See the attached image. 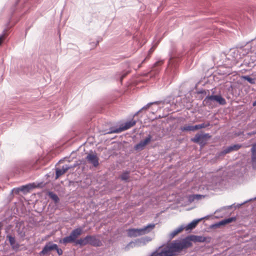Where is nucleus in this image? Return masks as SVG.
I'll return each instance as SVG.
<instances>
[{"label": "nucleus", "instance_id": "c85d7f7f", "mask_svg": "<svg viewBox=\"0 0 256 256\" xmlns=\"http://www.w3.org/2000/svg\"><path fill=\"white\" fill-rule=\"evenodd\" d=\"M157 102H152L148 103L147 104L144 106L141 109H140L136 113L134 116L137 115L139 112H140L142 110H147L148 108H150V106L151 105L156 104H157Z\"/></svg>", "mask_w": 256, "mask_h": 256}, {"label": "nucleus", "instance_id": "49530a36", "mask_svg": "<svg viewBox=\"0 0 256 256\" xmlns=\"http://www.w3.org/2000/svg\"><path fill=\"white\" fill-rule=\"evenodd\" d=\"M99 42H100V40H97V41H96V44H94V46H96V45L99 43Z\"/></svg>", "mask_w": 256, "mask_h": 256}, {"label": "nucleus", "instance_id": "ddd939ff", "mask_svg": "<svg viewBox=\"0 0 256 256\" xmlns=\"http://www.w3.org/2000/svg\"><path fill=\"white\" fill-rule=\"evenodd\" d=\"M6 240L8 241L12 248L16 252L18 251L20 247V244L16 241V238L14 236L10 235L8 234L6 236Z\"/></svg>", "mask_w": 256, "mask_h": 256}, {"label": "nucleus", "instance_id": "412c9836", "mask_svg": "<svg viewBox=\"0 0 256 256\" xmlns=\"http://www.w3.org/2000/svg\"><path fill=\"white\" fill-rule=\"evenodd\" d=\"M252 165L254 170H256V148H252Z\"/></svg>", "mask_w": 256, "mask_h": 256}, {"label": "nucleus", "instance_id": "0eeeda50", "mask_svg": "<svg viewBox=\"0 0 256 256\" xmlns=\"http://www.w3.org/2000/svg\"><path fill=\"white\" fill-rule=\"evenodd\" d=\"M154 140H155L152 139V136L149 134L144 140H141L139 143L134 146V150L138 151L142 150L151 141Z\"/></svg>", "mask_w": 256, "mask_h": 256}, {"label": "nucleus", "instance_id": "473e14b6", "mask_svg": "<svg viewBox=\"0 0 256 256\" xmlns=\"http://www.w3.org/2000/svg\"><path fill=\"white\" fill-rule=\"evenodd\" d=\"M20 187L15 188L12 190L11 194H18L21 192Z\"/></svg>", "mask_w": 256, "mask_h": 256}, {"label": "nucleus", "instance_id": "f3484780", "mask_svg": "<svg viewBox=\"0 0 256 256\" xmlns=\"http://www.w3.org/2000/svg\"><path fill=\"white\" fill-rule=\"evenodd\" d=\"M20 187L21 192L24 194H26L28 192H30V190H31L32 188L36 187L34 186V184H29L26 185L22 186Z\"/></svg>", "mask_w": 256, "mask_h": 256}, {"label": "nucleus", "instance_id": "37998d69", "mask_svg": "<svg viewBox=\"0 0 256 256\" xmlns=\"http://www.w3.org/2000/svg\"><path fill=\"white\" fill-rule=\"evenodd\" d=\"M154 49L153 48H150V49L149 50L150 54L154 51Z\"/></svg>", "mask_w": 256, "mask_h": 256}, {"label": "nucleus", "instance_id": "c9c22d12", "mask_svg": "<svg viewBox=\"0 0 256 256\" xmlns=\"http://www.w3.org/2000/svg\"><path fill=\"white\" fill-rule=\"evenodd\" d=\"M54 250H56V252L59 256H61L62 254V250L61 248H58V246L57 248H54Z\"/></svg>", "mask_w": 256, "mask_h": 256}, {"label": "nucleus", "instance_id": "a19ab883", "mask_svg": "<svg viewBox=\"0 0 256 256\" xmlns=\"http://www.w3.org/2000/svg\"><path fill=\"white\" fill-rule=\"evenodd\" d=\"M4 39V36L2 34L0 35V46L2 43Z\"/></svg>", "mask_w": 256, "mask_h": 256}, {"label": "nucleus", "instance_id": "5701e85b", "mask_svg": "<svg viewBox=\"0 0 256 256\" xmlns=\"http://www.w3.org/2000/svg\"><path fill=\"white\" fill-rule=\"evenodd\" d=\"M156 102H158L156 104H171L172 102V104L174 102V98L171 96H168L166 97L164 100H160V101H156Z\"/></svg>", "mask_w": 256, "mask_h": 256}, {"label": "nucleus", "instance_id": "f8f14e48", "mask_svg": "<svg viewBox=\"0 0 256 256\" xmlns=\"http://www.w3.org/2000/svg\"><path fill=\"white\" fill-rule=\"evenodd\" d=\"M57 248V244H54L52 242H48L46 243L42 250L40 252V256H44L50 252L54 250V248Z\"/></svg>", "mask_w": 256, "mask_h": 256}, {"label": "nucleus", "instance_id": "f704fd0d", "mask_svg": "<svg viewBox=\"0 0 256 256\" xmlns=\"http://www.w3.org/2000/svg\"><path fill=\"white\" fill-rule=\"evenodd\" d=\"M188 200L190 202H194L196 200L195 194L189 195L188 196Z\"/></svg>", "mask_w": 256, "mask_h": 256}, {"label": "nucleus", "instance_id": "f03ea898", "mask_svg": "<svg viewBox=\"0 0 256 256\" xmlns=\"http://www.w3.org/2000/svg\"><path fill=\"white\" fill-rule=\"evenodd\" d=\"M78 245L82 247L89 244L94 247H99L102 246V242L95 235H86L85 237L80 238L78 240Z\"/></svg>", "mask_w": 256, "mask_h": 256}, {"label": "nucleus", "instance_id": "2eb2a0df", "mask_svg": "<svg viewBox=\"0 0 256 256\" xmlns=\"http://www.w3.org/2000/svg\"><path fill=\"white\" fill-rule=\"evenodd\" d=\"M156 224H149L146 226L139 228L141 235H143L148 234L151 232L155 227Z\"/></svg>", "mask_w": 256, "mask_h": 256}, {"label": "nucleus", "instance_id": "ea45409f", "mask_svg": "<svg viewBox=\"0 0 256 256\" xmlns=\"http://www.w3.org/2000/svg\"><path fill=\"white\" fill-rule=\"evenodd\" d=\"M192 128H193V132L199 130L200 129L199 125L196 124L194 126H192Z\"/></svg>", "mask_w": 256, "mask_h": 256}, {"label": "nucleus", "instance_id": "8fccbe9b", "mask_svg": "<svg viewBox=\"0 0 256 256\" xmlns=\"http://www.w3.org/2000/svg\"><path fill=\"white\" fill-rule=\"evenodd\" d=\"M150 255H151V254L149 256H150Z\"/></svg>", "mask_w": 256, "mask_h": 256}, {"label": "nucleus", "instance_id": "de8ad7c7", "mask_svg": "<svg viewBox=\"0 0 256 256\" xmlns=\"http://www.w3.org/2000/svg\"><path fill=\"white\" fill-rule=\"evenodd\" d=\"M146 59V58L144 60L142 61V63L144 62V61H145Z\"/></svg>", "mask_w": 256, "mask_h": 256}, {"label": "nucleus", "instance_id": "a211bd4d", "mask_svg": "<svg viewBox=\"0 0 256 256\" xmlns=\"http://www.w3.org/2000/svg\"><path fill=\"white\" fill-rule=\"evenodd\" d=\"M128 236L130 237H136L141 235L139 228H130L128 231Z\"/></svg>", "mask_w": 256, "mask_h": 256}, {"label": "nucleus", "instance_id": "a878e982", "mask_svg": "<svg viewBox=\"0 0 256 256\" xmlns=\"http://www.w3.org/2000/svg\"><path fill=\"white\" fill-rule=\"evenodd\" d=\"M180 130L182 132H193L192 125L185 124L181 126Z\"/></svg>", "mask_w": 256, "mask_h": 256}, {"label": "nucleus", "instance_id": "09e8293b", "mask_svg": "<svg viewBox=\"0 0 256 256\" xmlns=\"http://www.w3.org/2000/svg\"><path fill=\"white\" fill-rule=\"evenodd\" d=\"M2 227V224L0 222V228Z\"/></svg>", "mask_w": 256, "mask_h": 256}, {"label": "nucleus", "instance_id": "dca6fc26", "mask_svg": "<svg viewBox=\"0 0 256 256\" xmlns=\"http://www.w3.org/2000/svg\"><path fill=\"white\" fill-rule=\"evenodd\" d=\"M204 218H200L195 219V220H193L192 222H191L190 223L188 224L186 226H184V229H186V230H192L196 226L200 220H203Z\"/></svg>", "mask_w": 256, "mask_h": 256}, {"label": "nucleus", "instance_id": "4468645a", "mask_svg": "<svg viewBox=\"0 0 256 256\" xmlns=\"http://www.w3.org/2000/svg\"><path fill=\"white\" fill-rule=\"evenodd\" d=\"M210 99L214 104L215 102L218 103L220 105H224L226 104V100L221 96L218 94L210 95Z\"/></svg>", "mask_w": 256, "mask_h": 256}, {"label": "nucleus", "instance_id": "6e6552de", "mask_svg": "<svg viewBox=\"0 0 256 256\" xmlns=\"http://www.w3.org/2000/svg\"><path fill=\"white\" fill-rule=\"evenodd\" d=\"M86 160L88 164H92L95 168L99 165V158L96 154L92 151L87 154Z\"/></svg>", "mask_w": 256, "mask_h": 256}, {"label": "nucleus", "instance_id": "a18cd8bd", "mask_svg": "<svg viewBox=\"0 0 256 256\" xmlns=\"http://www.w3.org/2000/svg\"><path fill=\"white\" fill-rule=\"evenodd\" d=\"M252 106H256V100L253 102Z\"/></svg>", "mask_w": 256, "mask_h": 256}, {"label": "nucleus", "instance_id": "c03bdc74", "mask_svg": "<svg viewBox=\"0 0 256 256\" xmlns=\"http://www.w3.org/2000/svg\"><path fill=\"white\" fill-rule=\"evenodd\" d=\"M42 185H43V184L42 183H40L38 184L37 186L38 187H40V188H42L44 186H42Z\"/></svg>", "mask_w": 256, "mask_h": 256}, {"label": "nucleus", "instance_id": "9b49d317", "mask_svg": "<svg viewBox=\"0 0 256 256\" xmlns=\"http://www.w3.org/2000/svg\"><path fill=\"white\" fill-rule=\"evenodd\" d=\"M76 166V164L74 165L64 164L62 166V168H56L55 179H58L61 176L66 173L68 170L72 168H74Z\"/></svg>", "mask_w": 256, "mask_h": 256}, {"label": "nucleus", "instance_id": "6ab92c4d", "mask_svg": "<svg viewBox=\"0 0 256 256\" xmlns=\"http://www.w3.org/2000/svg\"><path fill=\"white\" fill-rule=\"evenodd\" d=\"M132 248L133 247H140L144 246L142 240L140 238L135 240L134 241L130 242L128 245Z\"/></svg>", "mask_w": 256, "mask_h": 256}, {"label": "nucleus", "instance_id": "4be33fe9", "mask_svg": "<svg viewBox=\"0 0 256 256\" xmlns=\"http://www.w3.org/2000/svg\"><path fill=\"white\" fill-rule=\"evenodd\" d=\"M184 229V226L181 225L180 226L177 228L175 229L172 232H170V236H169L170 238H172L176 235H177L178 233L180 232Z\"/></svg>", "mask_w": 256, "mask_h": 256}, {"label": "nucleus", "instance_id": "39448f33", "mask_svg": "<svg viewBox=\"0 0 256 256\" xmlns=\"http://www.w3.org/2000/svg\"><path fill=\"white\" fill-rule=\"evenodd\" d=\"M136 121L133 120L126 122L118 128H110L108 134H118L125 130H128L134 125H135Z\"/></svg>", "mask_w": 256, "mask_h": 256}, {"label": "nucleus", "instance_id": "79ce46f5", "mask_svg": "<svg viewBox=\"0 0 256 256\" xmlns=\"http://www.w3.org/2000/svg\"><path fill=\"white\" fill-rule=\"evenodd\" d=\"M128 74V72L124 73L120 76V80H122V79L126 76Z\"/></svg>", "mask_w": 256, "mask_h": 256}, {"label": "nucleus", "instance_id": "e433bc0d", "mask_svg": "<svg viewBox=\"0 0 256 256\" xmlns=\"http://www.w3.org/2000/svg\"><path fill=\"white\" fill-rule=\"evenodd\" d=\"M205 196L204 195L195 194V198L196 200H200L202 198H204Z\"/></svg>", "mask_w": 256, "mask_h": 256}, {"label": "nucleus", "instance_id": "7c9ffc66", "mask_svg": "<svg viewBox=\"0 0 256 256\" xmlns=\"http://www.w3.org/2000/svg\"><path fill=\"white\" fill-rule=\"evenodd\" d=\"M140 238L142 240V244H144V246L146 245L148 242H150L152 240V238L150 236H148L142 237Z\"/></svg>", "mask_w": 256, "mask_h": 256}, {"label": "nucleus", "instance_id": "58836bf2", "mask_svg": "<svg viewBox=\"0 0 256 256\" xmlns=\"http://www.w3.org/2000/svg\"><path fill=\"white\" fill-rule=\"evenodd\" d=\"M198 94L206 95L207 94V91L205 90H201L198 92Z\"/></svg>", "mask_w": 256, "mask_h": 256}, {"label": "nucleus", "instance_id": "7ed1b4c3", "mask_svg": "<svg viewBox=\"0 0 256 256\" xmlns=\"http://www.w3.org/2000/svg\"><path fill=\"white\" fill-rule=\"evenodd\" d=\"M82 232L83 228L82 227L74 228L68 236L60 240V242L64 244L68 243L74 242L76 245H78L77 242L78 239H77V238L82 234Z\"/></svg>", "mask_w": 256, "mask_h": 256}, {"label": "nucleus", "instance_id": "cd10ccee", "mask_svg": "<svg viewBox=\"0 0 256 256\" xmlns=\"http://www.w3.org/2000/svg\"><path fill=\"white\" fill-rule=\"evenodd\" d=\"M242 78L248 82L250 84H254L256 82V79L255 78H252L249 76H242Z\"/></svg>", "mask_w": 256, "mask_h": 256}, {"label": "nucleus", "instance_id": "9d476101", "mask_svg": "<svg viewBox=\"0 0 256 256\" xmlns=\"http://www.w3.org/2000/svg\"><path fill=\"white\" fill-rule=\"evenodd\" d=\"M241 147L242 145L240 144H235L230 146L224 148L221 152H218V156H224L232 152L238 151Z\"/></svg>", "mask_w": 256, "mask_h": 256}, {"label": "nucleus", "instance_id": "bb28decb", "mask_svg": "<svg viewBox=\"0 0 256 256\" xmlns=\"http://www.w3.org/2000/svg\"><path fill=\"white\" fill-rule=\"evenodd\" d=\"M179 60V58H174V57L171 56L170 58V60H168V64L170 66H176L177 63L178 62Z\"/></svg>", "mask_w": 256, "mask_h": 256}, {"label": "nucleus", "instance_id": "f257e3e1", "mask_svg": "<svg viewBox=\"0 0 256 256\" xmlns=\"http://www.w3.org/2000/svg\"><path fill=\"white\" fill-rule=\"evenodd\" d=\"M206 238L200 236L190 235L182 241L175 240L170 244H162L156 248L150 256H175L178 252L188 248L192 246V242H204Z\"/></svg>", "mask_w": 256, "mask_h": 256}, {"label": "nucleus", "instance_id": "423d86ee", "mask_svg": "<svg viewBox=\"0 0 256 256\" xmlns=\"http://www.w3.org/2000/svg\"><path fill=\"white\" fill-rule=\"evenodd\" d=\"M163 60H159L156 62L150 71L147 73L146 75L150 76V78L155 77L157 74H158L160 70V66L163 64Z\"/></svg>", "mask_w": 256, "mask_h": 256}, {"label": "nucleus", "instance_id": "20e7f679", "mask_svg": "<svg viewBox=\"0 0 256 256\" xmlns=\"http://www.w3.org/2000/svg\"><path fill=\"white\" fill-rule=\"evenodd\" d=\"M211 136L208 133L197 134L191 138V141L198 144L200 147H203L206 143V141L210 138Z\"/></svg>", "mask_w": 256, "mask_h": 256}, {"label": "nucleus", "instance_id": "1a4fd4ad", "mask_svg": "<svg viewBox=\"0 0 256 256\" xmlns=\"http://www.w3.org/2000/svg\"><path fill=\"white\" fill-rule=\"evenodd\" d=\"M236 218L235 216H232L228 218H224L220 221L216 222L210 225V228H217L220 226H226L227 224H230L233 222L236 221Z\"/></svg>", "mask_w": 256, "mask_h": 256}, {"label": "nucleus", "instance_id": "aec40b11", "mask_svg": "<svg viewBox=\"0 0 256 256\" xmlns=\"http://www.w3.org/2000/svg\"><path fill=\"white\" fill-rule=\"evenodd\" d=\"M202 104L204 106H208L210 108H212L214 105V103L210 99V94H208L202 101Z\"/></svg>", "mask_w": 256, "mask_h": 256}, {"label": "nucleus", "instance_id": "4c0bfd02", "mask_svg": "<svg viewBox=\"0 0 256 256\" xmlns=\"http://www.w3.org/2000/svg\"><path fill=\"white\" fill-rule=\"evenodd\" d=\"M234 205H235V204H232L230 206H223L222 208V209L224 210H229V209L231 208L233 206H234Z\"/></svg>", "mask_w": 256, "mask_h": 256}, {"label": "nucleus", "instance_id": "b1692460", "mask_svg": "<svg viewBox=\"0 0 256 256\" xmlns=\"http://www.w3.org/2000/svg\"><path fill=\"white\" fill-rule=\"evenodd\" d=\"M47 195L54 202L55 204H58L60 201V198L58 195L54 193L53 192L48 191Z\"/></svg>", "mask_w": 256, "mask_h": 256}, {"label": "nucleus", "instance_id": "72a5a7b5", "mask_svg": "<svg viewBox=\"0 0 256 256\" xmlns=\"http://www.w3.org/2000/svg\"><path fill=\"white\" fill-rule=\"evenodd\" d=\"M198 125L200 129H201L209 126H210V123L209 122H208L207 123L204 122L200 124H198Z\"/></svg>", "mask_w": 256, "mask_h": 256}, {"label": "nucleus", "instance_id": "2f4dec72", "mask_svg": "<svg viewBox=\"0 0 256 256\" xmlns=\"http://www.w3.org/2000/svg\"><path fill=\"white\" fill-rule=\"evenodd\" d=\"M256 200V196L254 198H250L248 200H246V201H244V202L241 203V204H238L236 205V206H235V208H240V206H242L243 204L249 202H250V201H252V200Z\"/></svg>", "mask_w": 256, "mask_h": 256}, {"label": "nucleus", "instance_id": "393cba45", "mask_svg": "<svg viewBox=\"0 0 256 256\" xmlns=\"http://www.w3.org/2000/svg\"><path fill=\"white\" fill-rule=\"evenodd\" d=\"M31 165V162L29 160H24L20 163V166L22 170H24L26 168H29Z\"/></svg>", "mask_w": 256, "mask_h": 256}, {"label": "nucleus", "instance_id": "c756f323", "mask_svg": "<svg viewBox=\"0 0 256 256\" xmlns=\"http://www.w3.org/2000/svg\"><path fill=\"white\" fill-rule=\"evenodd\" d=\"M120 178L122 180L127 182L129 178V172L125 171L120 176Z\"/></svg>", "mask_w": 256, "mask_h": 256}]
</instances>
